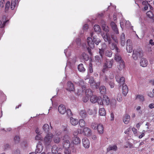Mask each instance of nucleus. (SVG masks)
I'll return each mask as SVG.
<instances>
[{
	"mask_svg": "<svg viewBox=\"0 0 154 154\" xmlns=\"http://www.w3.org/2000/svg\"><path fill=\"white\" fill-rule=\"evenodd\" d=\"M53 135L51 133H48L44 137V143L46 147L50 146L52 141V139L53 137Z\"/></svg>",
	"mask_w": 154,
	"mask_h": 154,
	"instance_id": "f257e3e1",
	"label": "nucleus"
},
{
	"mask_svg": "<svg viewBox=\"0 0 154 154\" xmlns=\"http://www.w3.org/2000/svg\"><path fill=\"white\" fill-rule=\"evenodd\" d=\"M63 147L65 149L68 148L70 146V139L69 135L67 134L65 135L63 137Z\"/></svg>",
	"mask_w": 154,
	"mask_h": 154,
	"instance_id": "f03ea898",
	"label": "nucleus"
},
{
	"mask_svg": "<svg viewBox=\"0 0 154 154\" xmlns=\"http://www.w3.org/2000/svg\"><path fill=\"white\" fill-rule=\"evenodd\" d=\"M143 56V53L141 50L139 49L133 50V57L134 60H137L138 57H142Z\"/></svg>",
	"mask_w": 154,
	"mask_h": 154,
	"instance_id": "7ed1b4c3",
	"label": "nucleus"
},
{
	"mask_svg": "<svg viewBox=\"0 0 154 154\" xmlns=\"http://www.w3.org/2000/svg\"><path fill=\"white\" fill-rule=\"evenodd\" d=\"M113 62V60H107L103 66V72H105L106 70L107 69L111 68Z\"/></svg>",
	"mask_w": 154,
	"mask_h": 154,
	"instance_id": "20e7f679",
	"label": "nucleus"
},
{
	"mask_svg": "<svg viewBox=\"0 0 154 154\" xmlns=\"http://www.w3.org/2000/svg\"><path fill=\"white\" fill-rule=\"evenodd\" d=\"M66 90L70 92L75 91V87L73 83L70 81H69L67 83V87Z\"/></svg>",
	"mask_w": 154,
	"mask_h": 154,
	"instance_id": "39448f33",
	"label": "nucleus"
},
{
	"mask_svg": "<svg viewBox=\"0 0 154 154\" xmlns=\"http://www.w3.org/2000/svg\"><path fill=\"white\" fill-rule=\"evenodd\" d=\"M44 146L41 142L39 141L36 146V149L35 152L37 153H40L43 149Z\"/></svg>",
	"mask_w": 154,
	"mask_h": 154,
	"instance_id": "423d86ee",
	"label": "nucleus"
},
{
	"mask_svg": "<svg viewBox=\"0 0 154 154\" xmlns=\"http://www.w3.org/2000/svg\"><path fill=\"white\" fill-rule=\"evenodd\" d=\"M82 89L83 92H85L86 95L88 96H91L92 95V92L91 90L90 89H86L85 86H83L82 87Z\"/></svg>",
	"mask_w": 154,
	"mask_h": 154,
	"instance_id": "0eeeda50",
	"label": "nucleus"
},
{
	"mask_svg": "<svg viewBox=\"0 0 154 154\" xmlns=\"http://www.w3.org/2000/svg\"><path fill=\"white\" fill-rule=\"evenodd\" d=\"M110 24L112 30L116 34H119V31L118 29L116 24L114 22H111Z\"/></svg>",
	"mask_w": 154,
	"mask_h": 154,
	"instance_id": "6e6552de",
	"label": "nucleus"
},
{
	"mask_svg": "<svg viewBox=\"0 0 154 154\" xmlns=\"http://www.w3.org/2000/svg\"><path fill=\"white\" fill-rule=\"evenodd\" d=\"M127 50L129 53H131L132 51L133 48L132 46L131 41L130 39H128L127 41Z\"/></svg>",
	"mask_w": 154,
	"mask_h": 154,
	"instance_id": "1a4fd4ad",
	"label": "nucleus"
},
{
	"mask_svg": "<svg viewBox=\"0 0 154 154\" xmlns=\"http://www.w3.org/2000/svg\"><path fill=\"white\" fill-rule=\"evenodd\" d=\"M102 36L105 42H108L109 44H110L111 43V39L109 35L107 33L102 34Z\"/></svg>",
	"mask_w": 154,
	"mask_h": 154,
	"instance_id": "9d476101",
	"label": "nucleus"
},
{
	"mask_svg": "<svg viewBox=\"0 0 154 154\" xmlns=\"http://www.w3.org/2000/svg\"><path fill=\"white\" fill-rule=\"evenodd\" d=\"M83 146L86 148H88L89 147L90 142L85 137L82 139Z\"/></svg>",
	"mask_w": 154,
	"mask_h": 154,
	"instance_id": "9b49d317",
	"label": "nucleus"
},
{
	"mask_svg": "<svg viewBox=\"0 0 154 154\" xmlns=\"http://www.w3.org/2000/svg\"><path fill=\"white\" fill-rule=\"evenodd\" d=\"M58 110L59 112L62 114H64L66 112V107L63 104H61L59 106Z\"/></svg>",
	"mask_w": 154,
	"mask_h": 154,
	"instance_id": "f8f14e48",
	"label": "nucleus"
},
{
	"mask_svg": "<svg viewBox=\"0 0 154 154\" xmlns=\"http://www.w3.org/2000/svg\"><path fill=\"white\" fill-rule=\"evenodd\" d=\"M87 42L88 46L91 48H94V43L93 40L90 37H88L87 38Z\"/></svg>",
	"mask_w": 154,
	"mask_h": 154,
	"instance_id": "ddd939ff",
	"label": "nucleus"
},
{
	"mask_svg": "<svg viewBox=\"0 0 154 154\" xmlns=\"http://www.w3.org/2000/svg\"><path fill=\"white\" fill-rule=\"evenodd\" d=\"M116 81L119 83L121 84H125V79L123 77H120L119 75H116Z\"/></svg>",
	"mask_w": 154,
	"mask_h": 154,
	"instance_id": "4468645a",
	"label": "nucleus"
},
{
	"mask_svg": "<svg viewBox=\"0 0 154 154\" xmlns=\"http://www.w3.org/2000/svg\"><path fill=\"white\" fill-rule=\"evenodd\" d=\"M148 64V61L145 58H142L140 61V66L143 67H146Z\"/></svg>",
	"mask_w": 154,
	"mask_h": 154,
	"instance_id": "2eb2a0df",
	"label": "nucleus"
},
{
	"mask_svg": "<svg viewBox=\"0 0 154 154\" xmlns=\"http://www.w3.org/2000/svg\"><path fill=\"white\" fill-rule=\"evenodd\" d=\"M120 40L121 41V45L124 46L125 43V35L123 33H122L120 36Z\"/></svg>",
	"mask_w": 154,
	"mask_h": 154,
	"instance_id": "dca6fc26",
	"label": "nucleus"
},
{
	"mask_svg": "<svg viewBox=\"0 0 154 154\" xmlns=\"http://www.w3.org/2000/svg\"><path fill=\"white\" fill-rule=\"evenodd\" d=\"M83 131L85 134L87 136H90L91 135V131L88 128L85 127L84 128Z\"/></svg>",
	"mask_w": 154,
	"mask_h": 154,
	"instance_id": "f3484780",
	"label": "nucleus"
},
{
	"mask_svg": "<svg viewBox=\"0 0 154 154\" xmlns=\"http://www.w3.org/2000/svg\"><path fill=\"white\" fill-rule=\"evenodd\" d=\"M130 120V117L129 115L125 114L124 115L123 118V121L125 124L128 123Z\"/></svg>",
	"mask_w": 154,
	"mask_h": 154,
	"instance_id": "a211bd4d",
	"label": "nucleus"
},
{
	"mask_svg": "<svg viewBox=\"0 0 154 154\" xmlns=\"http://www.w3.org/2000/svg\"><path fill=\"white\" fill-rule=\"evenodd\" d=\"M102 27L103 30L106 32H109V27L106 24L105 22L103 21L102 22Z\"/></svg>",
	"mask_w": 154,
	"mask_h": 154,
	"instance_id": "6ab92c4d",
	"label": "nucleus"
},
{
	"mask_svg": "<svg viewBox=\"0 0 154 154\" xmlns=\"http://www.w3.org/2000/svg\"><path fill=\"white\" fill-rule=\"evenodd\" d=\"M128 91V87L125 84H123L122 85V93L125 95L127 94Z\"/></svg>",
	"mask_w": 154,
	"mask_h": 154,
	"instance_id": "aec40b11",
	"label": "nucleus"
},
{
	"mask_svg": "<svg viewBox=\"0 0 154 154\" xmlns=\"http://www.w3.org/2000/svg\"><path fill=\"white\" fill-rule=\"evenodd\" d=\"M103 105H108L109 103V100L108 97L106 95H103Z\"/></svg>",
	"mask_w": 154,
	"mask_h": 154,
	"instance_id": "412c9836",
	"label": "nucleus"
},
{
	"mask_svg": "<svg viewBox=\"0 0 154 154\" xmlns=\"http://www.w3.org/2000/svg\"><path fill=\"white\" fill-rule=\"evenodd\" d=\"M103 57L97 55L95 57V62L97 64L99 65L101 64Z\"/></svg>",
	"mask_w": 154,
	"mask_h": 154,
	"instance_id": "4be33fe9",
	"label": "nucleus"
},
{
	"mask_svg": "<svg viewBox=\"0 0 154 154\" xmlns=\"http://www.w3.org/2000/svg\"><path fill=\"white\" fill-rule=\"evenodd\" d=\"M70 123L71 124L74 126L76 125L78 123V120L77 119H74L72 117L70 118Z\"/></svg>",
	"mask_w": 154,
	"mask_h": 154,
	"instance_id": "5701e85b",
	"label": "nucleus"
},
{
	"mask_svg": "<svg viewBox=\"0 0 154 154\" xmlns=\"http://www.w3.org/2000/svg\"><path fill=\"white\" fill-rule=\"evenodd\" d=\"M115 60L117 62H120L124 61L122 59L120 54L118 53H116L115 57Z\"/></svg>",
	"mask_w": 154,
	"mask_h": 154,
	"instance_id": "b1692460",
	"label": "nucleus"
},
{
	"mask_svg": "<svg viewBox=\"0 0 154 154\" xmlns=\"http://www.w3.org/2000/svg\"><path fill=\"white\" fill-rule=\"evenodd\" d=\"M97 129L100 134H102L103 132V127L102 125L99 124L97 125Z\"/></svg>",
	"mask_w": 154,
	"mask_h": 154,
	"instance_id": "393cba45",
	"label": "nucleus"
},
{
	"mask_svg": "<svg viewBox=\"0 0 154 154\" xmlns=\"http://www.w3.org/2000/svg\"><path fill=\"white\" fill-rule=\"evenodd\" d=\"M72 142L73 144L77 145L80 143V140L78 137H74L73 138Z\"/></svg>",
	"mask_w": 154,
	"mask_h": 154,
	"instance_id": "a878e982",
	"label": "nucleus"
},
{
	"mask_svg": "<svg viewBox=\"0 0 154 154\" xmlns=\"http://www.w3.org/2000/svg\"><path fill=\"white\" fill-rule=\"evenodd\" d=\"M97 98L98 97L96 95H92L91 96L90 100L91 103H94L97 102Z\"/></svg>",
	"mask_w": 154,
	"mask_h": 154,
	"instance_id": "bb28decb",
	"label": "nucleus"
},
{
	"mask_svg": "<svg viewBox=\"0 0 154 154\" xmlns=\"http://www.w3.org/2000/svg\"><path fill=\"white\" fill-rule=\"evenodd\" d=\"M51 151L52 153L56 154L58 151V147L56 145L53 146L51 149Z\"/></svg>",
	"mask_w": 154,
	"mask_h": 154,
	"instance_id": "cd10ccee",
	"label": "nucleus"
},
{
	"mask_svg": "<svg viewBox=\"0 0 154 154\" xmlns=\"http://www.w3.org/2000/svg\"><path fill=\"white\" fill-rule=\"evenodd\" d=\"M79 113L80 116L83 118H85L87 116V113L85 111V110H81L79 112Z\"/></svg>",
	"mask_w": 154,
	"mask_h": 154,
	"instance_id": "c85d7f7f",
	"label": "nucleus"
},
{
	"mask_svg": "<svg viewBox=\"0 0 154 154\" xmlns=\"http://www.w3.org/2000/svg\"><path fill=\"white\" fill-rule=\"evenodd\" d=\"M117 149V146L116 145H113L112 146H109L107 149V151L109 152L111 150L116 151Z\"/></svg>",
	"mask_w": 154,
	"mask_h": 154,
	"instance_id": "c756f323",
	"label": "nucleus"
},
{
	"mask_svg": "<svg viewBox=\"0 0 154 154\" xmlns=\"http://www.w3.org/2000/svg\"><path fill=\"white\" fill-rule=\"evenodd\" d=\"M119 65L117 66V68L119 70H122L125 67V64L124 61L119 62Z\"/></svg>",
	"mask_w": 154,
	"mask_h": 154,
	"instance_id": "7c9ffc66",
	"label": "nucleus"
},
{
	"mask_svg": "<svg viewBox=\"0 0 154 154\" xmlns=\"http://www.w3.org/2000/svg\"><path fill=\"white\" fill-rule=\"evenodd\" d=\"M88 82L90 83V85L92 87L94 88L95 85V82L93 77H91L90 78Z\"/></svg>",
	"mask_w": 154,
	"mask_h": 154,
	"instance_id": "2f4dec72",
	"label": "nucleus"
},
{
	"mask_svg": "<svg viewBox=\"0 0 154 154\" xmlns=\"http://www.w3.org/2000/svg\"><path fill=\"white\" fill-rule=\"evenodd\" d=\"M100 91L102 94H104L106 92V88L104 86H101L100 87Z\"/></svg>",
	"mask_w": 154,
	"mask_h": 154,
	"instance_id": "473e14b6",
	"label": "nucleus"
},
{
	"mask_svg": "<svg viewBox=\"0 0 154 154\" xmlns=\"http://www.w3.org/2000/svg\"><path fill=\"white\" fill-rule=\"evenodd\" d=\"M99 113L101 116H104L106 114V111L103 108H100L99 110Z\"/></svg>",
	"mask_w": 154,
	"mask_h": 154,
	"instance_id": "72a5a7b5",
	"label": "nucleus"
},
{
	"mask_svg": "<svg viewBox=\"0 0 154 154\" xmlns=\"http://www.w3.org/2000/svg\"><path fill=\"white\" fill-rule=\"evenodd\" d=\"M94 43L97 45H98L99 43L101 42V41L100 39L97 38V36H94L93 37Z\"/></svg>",
	"mask_w": 154,
	"mask_h": 154,
	"instance_id": "f704fd0d",
	"label": "nucleus"
},
{
	"mask_svg": "<svg viewBox=\"0 0 154 154\" xmlns=\"http://www.w3.org/2000/svg\"><path fill=\"white\" fill-rule=\"evenodd\" d=\"M78 70L80 72H84L85 70L82 63L78 65Z\"/></svg>",
	"mask_w": 154,
	"mask_h": 154,
	"instance_id": "c9c22d12",
	"label": "nucleus"
},
{
	"mask_svg": "<svg viewBox=\"0 0 154 154\" xmlns=\"http://www.w3.org/2000/svg\"><path fill=\"white\" fill-rule=\"evenodd\" d=\"M43 129L46 133H48L49 131V126L48 124H45L43 127Z\"/></svg>",
	"mask_w": 154,
	"mask_h": 154,
	"instance_id": "e433bc0d",
	"label": "nucleus"
},
{
	"mask_svg": "<svg viewBox=\"0 0 154 154\" xmlns=\"http://www.w3.org/2000/svg\"><path fill=\"white\" fill-rule=\"evenodd\" d=\"M148 2L146 1L142 2V5L144 6V9L145 10H147L148 6L151 7V5L148 3Z\"/></svg>",
	"mask_w": 154,
	"mask_h": 154,
	"instance_id": "4c0bfd02",
	"label": "nucleus"
},
{
	"mask_svg": "<svg viewBox=\"0 0 154 154\" xmlns=\"http://www.w3.org/2000/svg\"><path fill=\"white\" fill-rule=\"evenodd\" d=\"M17 0H12L11 5V8L12 10H13L16 6Z\"/></svg>",
	"mask_w": 154,
	"mask_h": 154,
	"instance_id": "58836bf2",
	"label": "nucleus"
},
{
	"mask_svg": "<svg viewBox=\"0 0 154 154\" xmlns=\"http://www.w3.org/2000/svg\"><path fill=\"white\" fill-rule=\"evenodd\" d=\"M108 83L111 88H113L114 86V80L112 79H110L108 80Z\"/></svg>",
	"mask_w": 154,
	"mask_h": 154,
	"instance_id": "ea45409f",
	"label": "nucleus"
},
{
	"mask_svg": "<svg viewBox=\"0 0 154 154\" xmlns=\"http://www.w3.org/2000/svg\"><path fill=\"white\" fill-rule=\"evenodd\" d=\"M112 52L110 50H107L105 52V55L106 56L111 57L112 55Z\"/></svg>",
	"mask_w": 154,
	"mask_h": 154,
	"instance_id": "a19ab883",
	"label": "nucleus"
},
{
	"mask_svg": "<svg viewBox=\"0 0 154 154\" xmlns=\"http://www.w3.org/2000/svg\"><path fill=\"white\" fill-rule=\"evenodd\" d=\"M136 99H138L140 101H143L144 100V96L141 95H137L136 96Z\"/></svg>",
	"mask_w": 154,
	"mask_h": 154,
	"instance_id": "79ce46f5",
	"label": "nucleus"
},
{
	"mask_svg": "<svg viewBox=\"0 0 154 154\" xmlns=\"http://www.w3.org/2000/svg\"><path fill=\"white\" fill-rule=\"evenodd\" d=\"M82 58L85 60L88 61V56L86 53H82Z\"/></svg>",
	"mask_w": 154,
	"mask_h": 154,
	"instance_id": "37998d69",
	"label": "nucleus"
},
{
	"mask_svg": "<svg viewBox=\"0 0 154 154\" xmlns=\"http://www.w3.org/2000/svg\"><path fill=\"white\" fill-rule=\"evenodd\" d=\"M53 141L56 143H59L60 141V137L57 136H55L53 139Z\"/></svg>",
	"mask_w": 154,
	"mask_h": 154,
	"instance_id": "c03bdc74",
	"label": "nucleus"
},
{
	"mask_svg": "<svg viewBox=\"0 0 154 154\" xmlns=\"http://www.w3.org/2000/svg\"><path fill=\"white\" fill-rule=\"evenodd\" d=\"M94 28L95 32H100L101 31V29L100 26L98 25H94Z\"/></svg>",
	"mask_w": 154,
	"mask_h": 154,
	"instance_id": "a18cd8bd",
	"label": "nucleus"
},
{
	"mask_svg": "<svg viewBox=\"0 0 154 154\" xmlns=\"http://www.w3.org/2000/svg\"><path fill=\"white\" fill-rule=\"evenodd\" d=\"M21 146L22 148L25 149L27 146V142L26 141H24L21 143Z\"/></svg>",
	"mask_w": 154,
	"mask_h": 154,
	"instance_id": "49530a36",
	"label": "nucleus"
},
{
	"mask_svg": "<svg viewBox=\"0 0 154 154\" xmlns=\"http://www.w3.org/2000/svg\"><path fill=\"white\" fill-rule=\"evenodd\" d=\"M79 124L81 127H84L85 125V122L82 119H80L79 120Z\"/></svg>",
	"mask_w": 154,
	"mask_h": 154,
	"instance_id": "de8ad7c7",
	"label": "nucleus"
},
{
	"mask_svg": "<svg viewBox=\"0 0 154 154\" xmlns=\"http://www.w3.org/2000/svg\"><path fill=\"white\" fill-rule=\"evenodd\" d=\"M14 141L16 143H18L20 141V137L19 136L16 135L14 138Z\"/></svg>",
	"mask_w": 154,
	"mask_h": 154,
	"instance_id": "09e8293b",
	"label": "nucleus"
},
{
	"mask_svg": "<svg viewBox=\"0 0 154 154\" xmlns=\"http://www.w3.org/2000/svg\"><path fill=\"white\" fill-rule=\"evenodd\" d=\"M10 2L8 1L5 5V12H7L8 11V9L10 7Z\"/></svg>",
	"mask_w": 154,
	"mask_h": 154,
	"instance_id": "8fccbe9b",
	"label": "nucleus"
},
{
	"mask_svg": "<svg viewBox=\"0 0 154 154\" xmlns=\"http://www.w3.org/2000/svg\"><path fill=\"white\" fill-rule=\"evenodd\" d=\"M147 16L150 18H152L153 17V14L151 11H148L146 13Z\"/></svg>",
	"mask_w": 154,
	"mask_h": 154,
	"instance_id": "3c124183",
	"label": "nucleus"
},
{
	"mask_svg": "<svg viewBox=\"0 0 154 154\" xmlns=\"http://www.w3.org/2000/svg\"><path fill=\"white\" fill-rule=\"evenodd\" d=\"M92 65V64L91 63H90L89 65L88 71L90 73H92L93 72Z\"/></svg>",
	"mask_w": 154,
	"mask_h": 154,
	"instance_id": "603ef678",
	"label": "nucleus"
},
{
	"mask_svg": "<svg viewBox=\"0 0 154 154\" xmlns=\"http://www.w3.org/2000/svg\"><path fill=\"white\" fill-rule=\"evenodd\" d=\"M99 53L100 54V56L103 57V55L104 54L105 50L101 49H99Z\"/></svg>",
	"mask_w": 154,
	"mask_h": 154,
	"instance_id": "864d4df0",
	"label": "nucleus"
},
{
	"mask_svg": "<svg viewBox=\"0 0 154 154\" xmlns=\"http://www.w3.org/2000/svg\"><path fill=\"white\" fill-rule=\"evenodd\" d=\"M97 125L96 123H92L91 125V128L95 130L97 129Z\"/></svg>",
	"mask_w": 154,
	"mask_h": 154,
	"instance_id": "5fc2aeb1",
	"label": "nucleus"
},
{
	"mask_svg": "<svg viewBox=\"0 0 154 154\" xmlns=\"http://www.w3.org/2000/svg\"><path fill=\"white\" fill-rule=\"evenodd\" d=\"M97 102L99 104H100V105H103V100H102V98H101V97H98L97 101Z\"/></svg>",
	"mask_w": 154,
	"mask_h": 154,
	"instance_id": "6e6d98bb",
	"label": "nucleus"
},
{
	"mask_svg": "<svg viewBox=\"0 0 154 154\" xmlns=\"http://www.w3.org/2000/svg\"><path fill=\"white\" fill-rule=\"evenodd\" d=\"M117 47V46L116 44L115 43H112L110 46V48L112 50H113L114 49H115Z\"/></svg>",
	"mask_w": 154,
	"mask_h": 154,
	"instance_id": "4d7b16f0",
	"label": "nucleus"
},
{
	"mask_svg": "<svg viewBox=\"0 0 154 154\" xmlns=\"http://www.w3.org/2000/svg\"><path fill=\"white\" fill-rule=\"evenodd\" d=\"M8 21V20L4 22L2 24V22L0 20V27L1 28H3L5 24V23Z\"/></svg>",
	"mask_w": 154,
	"mask_h": 154,
	"instance_id": "13d9d810",
	"label": "nucleus"
},
{
	"mask_svg": "<svg viewBox=\"0 0 154 154\" xmlns=\"http://www.w3.org/2000/svg\"><path fill=\"white\" fill-rule=\"evenodd\" d=\"M117 99L118 101L119 102H121L122 100V97H121V94H119L117 96Z\"/></svg>",
	"mask_w": 154,
	"mask_h": 154,
	"instance_id": "bf43d9fd",
	"label": "nucleus"
},
{
	"mask_svg": "<svg viewBox=\"0 0 154 154\" xmlns=\"http://www.w3.org/2000/svg\"><path fill=\"white\" fill-rule=\"evenodd\" d=\"M67 115L68 116L70 117L72 116V113L71 112V110L70 109H67L66 110Z\"/></svg>",
	"mask_w": 154,
	"mask_h": 154,
	"instance_id": "052dcab7",
	"label": "nucleus"
},
{
	"mask_svg": "<svg viewBox=\"0 0 154 154\" xmlns=\"http://www.w3.org/2000/svg\"><path fill=\"white\" fill-rule=\"evenodd\" d=\"M89 99V96L86 95L83 98V101L84 102H87Z\"/></svg>",
	"mask_w": 154,
	"mask_h": 154,
	"instance_id": "680f3d73",
	"label": "nucleus"
},
{
	"mask_svg": "<svg viewBox=\"0 0 154 154\" xmlns=\"http://www.w3.org/2000/svg\"><path fill=\"white\" fill-rule=\"evenodd\" d=\"M12 154H20V152L19 149H16L13 151Z\"/></svg>",
	"mask_w": 154,
	"mask_h": 154,
	"instance_id": "e2e57ef3",
	"label": "nucleus"
},
{
	"mask_svg": "<svg viewBox=\"0 0 154 154\" xmlns=\"http://www.w3.org/2000/svg\"><path fill=\"white\" fill-rule=\"evenodd\" d=\"M10 148V145L8 144H6L4 145V149L5 150H7Z\"/></svg>",
	"mask_w": 154,
	"mask_h": 154,
	"instance_id": "0e129e2a",
	"label": "nucleus"
},
{
	"mask_svg": "<svg viewBox=\"0 0 154 154\" xmlns=\"http://www.w3.org/2000/svg\"><path fill=\"white\" fill-rule=\"evenodd\" d=\"M5 3L4 0H1L0 1V7L1 8H3Z\"/></svg>",
	"mask_w": 154,
	"mask_h": 154,
	"instance_id": "69168bd1",
	"label": "nucleus"
},
{
	"mask_svg": "<svg viewBox=\"0 0 154 154\" xmlns=\"http://www.w3.org/2000/svg\"><path fill=\"white\" fill-rule=\"evenodd\" d=\"M100 85V82H97V83H95V85L94 86L96 88H99Z\"/></svg>",
	"mask_w": 154,
	"mask_h": 154,
	"instance_id": "338daca9",
	"label": "nucleus"
},
{
	"mask_svg": "<svg viewBox=\"0 0 154 154\" xmlns=\"http://www.w3.org/2000/svg\"><path fill=\"white\" fill-rule=\"evenodd\" d=\"M106 45L105 43H103L102 45V47L101 49L105 50L106 49Z\"/></svg>",
	"mask_w": 154,
	"mask_h": 154,
	"instance_id": "774afa93",
	"label": "nucleus"
}]
</instances>
